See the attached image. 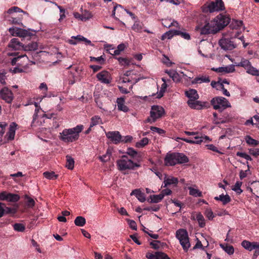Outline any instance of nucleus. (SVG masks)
<instances>
[{
    "mask_svg": "<svg viewBox=\"0 0 259 259\" xmlns=\"http://www.w3.org/2000/svg\"><path fill=\"white\" fill-rule=\"evenodd\" d=\"M236 155L239 157L244 158V159H246L247 160H252L251 157L248 154H247L245 153H243L241 152H238L236 153Z\"/></svg>",
    "mask_w": 259,
    "mask_h": 259,
    "instance_id": "59",
    "label": "nucleus"
},
{
    "mask_svg": "<svg viewBox=\"0 0 259 259\" xmlns=\"http://www.w3.org/2000/svg\"><path fill=\"white\" fill-rule=\"evenodd\" d=\"M22 19V16L18 17L17 18L12 17L11 19L9 20L13 24H20Z\"/></svg>",
    "mask_w": 259,
    "mask_h": 259,
    "instance_id": "62",
    "label": "nucleus"
},
{
    "mask_svg": "<svg viewBox=\"0 0 259 259\" xmlns=\"http://www.w3.org/2000/svg\"><path fill=\"white\" fill-rule=\"evenodd\" d=\"M6 72L4 70H2L0 72V82L3 84H6Z\"/></svg>",
    "mask_w": 259,
    "mask_h": 259,
    "instance_id": "60",
    "label": "nucleus"
},
{
    "mask_svg": "<svg viewBox=\"0 0 259 259\" xmlns=\"http://www.w3.org/2000/svg\"><path fill=\"white\" fill-rule=\"evenodd\" d=\"M150 130L153 132L157 133L159 135H162V134H164L165 133V131L163 130H162L161 128H158V127H155V126H151L150 127Z\"/></svg>",
    "mask_w": 259,
    "mask_h": 259,
    "instance_id": "61",
    "label": "nucleus"
},
{
    "mask_svg": "<svg viewBox=\"0 0 259 259\" xmlns=\"http://www.w3.org/2000/svg\"><path fill=\"white\" fill-rule=\"evenodd\" d=\"M165 73H166L175 82H179L183 77L186 76V75L183 72L181 73V74H182V75L181 76L176 70H166Z\"/></svg>",
    "mask_w": 259,
    "mask_h": 259,
    "instance_id": "19",
    "label": "nucleus"
},
{
    "mask_svg": "<svg viewBox=\"0 0 259 259\" xmlns=\"http://www.w3.org/2000/svg\"><path fill=\"white\" fill-rule=\"evenodd\" d=\"M222 248L228 254L232 255L234 252V249L233 246L227 244H221Z\"/></svg>",
    "mask_w": 259,
    "mask_h": 259,
    "instance_id": "35",
    "label": "nucleus"
},
{
    "mask_svg": "<svg viewBox=\"0 0 259 259\" xmlns=\"http://www.w3.org/2000/svg\"><path fill=\"white\" fill-rule=\"evenodd\" d=\"M178 178L174 177L172 176L167 177L166 176H165L163 181L164 185H162V187L165 188L170 185H174L176 186L178 184Z\"/></svg>",
    "mask_w": 259,
    "mask_h": 259,
    "instance_id": "24",
    "label": "nucleus"
},
{
    "mask_svg": "<svg viewBox=\"0 0 259 259\" xmlns=\"http://www.w3.org/2000/svg\"><path fill=\"white\" fill-rule=\"evenodd\" d=\"M174 33L177 34V35H181L183 38H184L185 39H190L191 37L188 33L182 32L180 30H175Z\"/></svg>",
    "mask_w": 259,
    "mask_h": 259,
    "instance_id": "47",
    "label": "nucleus"
},
{
    "mask_svg": "<svg viewBox=\"0 0 259 259\" xmlns=\"http://www.w3.org/2000/svg\"><path fill=\"white\" fill-rule=\"evenodd\" d=\"M16 212H17L16 208L7 207L5 205V214H15Z\"/></svg>",
    "mask_w": 259,
    "mask_h": 259,
    "instance_id": "57",
    "label": "nucleus"
},
{
    "mask_svg": "<svg viewBox=\"0 0 259 259\" xmlns=\"http://www.w3.org/2000/svg\"><path fill=\"white\" fill-rule=\"evenodd\" d=\"M25 227L24 225L20 223H16L14 225V229L18 232H23L25 230Z\"/></svg>",
    "mask_w": 259,
    "mask_h": 259,
    "instance_id": "52",
    "label": "nucleus"
},
{
    "mask_svg": "<svg viewBox=\"0 0 259 259\" xmlns=\"http://www.w3.org/2000/svg\"><path fill=\"white\" fill-rule=\"evenodd\" d=\"M249 152L251 155L255 157H256L257 156H259V148L250 149H249Z\"/></svg>",
    "mask_w": 259,
    "mask_h": 259,
    "instance_id": "64",
    "label": "nucleus"
},
{
    "mask_svg": "<svg viewBox=\"0 0 259 259\" xmlns=\"http://www.w3.org/2000/svg\"><path fill=\"white\" fill-rule=\"evenodd\" d=\"M17 126V124L15 122H12L10 124L9 130L5 137V138L7 139V141L14 140Z\"/></svg>",
    "mask_w": 259,
    "mask_h": 259,
    "instance_id": "21",
    "label": "nucleus"
},
{
    "mask_svg": "<svg viewBox=\"0 0 259 259\" xmlns=\"http://www.w3.org/2000/svg\"><path fill=\"white\" fill-rule=\"evenodd\" d=\"M39 89L42 91V93L44 94V97H46L47 96V92L48 90V87H47V85L46 83L45 82H42V83H41L39 87Z\"/></svg>",
    "mask_w": 259,
    "mask_h": 259,
    "instance_id": "56",
    "label": "nucleus"
},
{
    "mask_svg": "<svg viewBox=\"0 0 259 259\" xmlns=\"http://www.w3.org/2000/svg\"><path fill=\"white\" fill-rule=\"evenodd\" d=\"M24 198L26 206L29 208H32L35 203L34 199L27 195H25Z\"/></svg>",
    "mask_w": 259,
    "mask_h": 259,
    "instance_id": "40",
    "label": "nucleus"
},
{
    "mask_svg": "<svg viewBox=\"0 0 259 259\" xmlns=\"http://www.w3.org/2000/svg\"><path fill=\"white\" fill-rule=\"evenodd\" d=\"M162 62L168 67H170L173 64H174L170 61L169 59L167 56L164 55H163Z\"/></svg>",
    "mask_w": 259,
    "mask_h": 259,
    "instance_id": "58",
    "label": "nucleus"
},
{
    "mask_svg": "<svg viewBox=\"0 0 259 259\" xmlns=\"http://www.w3.org/2000/svg\"><path fill=\"white\" fill-rule=\"evenodd\" d=\"M86 223L84 218L81 216L77 217L74 220V224L76 226L78 227L83 226Z\"/></svg>",
    "mask_w": 259,
    "mask_h": 259,
    "instance_id": "36",
    "label": "nucleus"
},
{
    "mask_svg": "<svg viewBox=\"0 0 259 259\" xmlns=\"http://www.w3.org/2000/svg\"><path fill=\"white\" fill-rule=\"evenodd\" d=\"M7 126V124L5 122H0V142L2 141V137L5 133V130Z\"/></svg>",
    "mask_w": 259,
    "mask_h": 259,
    "instance_id": "54",
    "label": "nucleus"
},
{
    "mask_svg": "<svg viewBox=\"0 0 259 259\" xmlns=\"http://www.w3.org/2000/svg\"><path fill=\"white\" fill-rule=\"evenodd\" d=\"M211 104L215 110L223 111L227 108L231 107L229 101L222 97H217L211 99Z\"/></svg>",
    "mask_w": 259,
    "mask_h": 259,
    "instance_id": "6",
    "label": "nucleus"
},
{
    "mask_svg": "<svg viewBox=\"0 0 259 259\" xmlns=\"http://www.w3.org/2000/svg\"><path fill=\"white\" fill-rule=\"evenodd\" d=\"M14 12L17 13V12H22L24 14H26V13L24 11H23L22 10H21L20 8H19L18 7H13L11 8H10L7 11V13L9 14H11Z\"/></svg>",
    "mask_w": 259,
    "mask_h": 259,
    "instance_id": "49",
    "label": "nucleus"
},
{
    "mask_svg": "<svg viewBox=\"0 0 259 259\" xmlns=\"http://www.w3.org/2000/svg\"><path fill=\"white\" fill-rule=\"evenodd\" d=\"M229 27L233 30L232 32L238 31V30H241V29H244L243 22L240 20H233Z\"/></svg>",
    "mask_w": 259,
    "mask_h": 259,
    "instance_id": "26",
    "label": "nucleus"
},
{
    "mask_svg": "<svg viewBox=\"0 0 259 259\" xmlns=\"http://www.w3.org/2000/svg\"><path fill=\"white\" fill-rule=\"evenodd\" d=\"M164 114L165 111L162 106L158 105L152 106L150 111V116L147 118V121L151 123H153L158 119L162 117Z\"/></svg>",
    "mask_w": 259,
    "mask_h": 259,
    "instance_id": "5",
    "label": "nucleus"
},
{
    "mask_svg": "<svg viewBox=\"0 0 259 259\" xmlns=\"http://www.w3.org/2000/svg\"><path fill=\"white\" fill-rule=\"evenodd\" d=\"M118 168L120 171L126 170H133L136 167H139L140 164L134 162L126 156L123 155L117 161Z\"/></svg>",
    "mask_w": 259,
    "mask_h": 259,
    "instance_id": "2",
    "label": "nucleus"
},
{
    "mask_svg": "<svg viewBox=\"0 0 259 259\" xmlns=\"http://www.w3.org/2000/svg\"><path fill=\"white\" fill-rule=\"evenodd\" d=\"M195 219L197 221L200 227L203 228L205 226V221L204 218L200 212L197 213L196 214Z\"/></svg>",
    "mask_w": 259,
    "mask_h": 259,
    "instance_id": "34",
    "label": "nucleus"
},
{
    "mask_svg": "<svg viewBox=\"0 0 259 259\" xmlns=\"http://www.w3.org/2000/svg\"><path fill=\"white\" fill-rule=\"evenodd\" d=\"M225 6L222 0H215L214 2H207L204 4L201 10L203 13H213L224 10Z\"/></svg>",
    "mask_w": 259,
    "mask_h": 259,
    "instance_id": "3",
    "label": "nucleus"
},
{
    "mask_svg": "<svg viewBox=\"0 0 259 259\" xmlns=\"http://www.w3.org/2000/svg\"><path fill=\"white\" fill-rule=\"evenodd\" d=\"M148 259H170L168 255L162 252H156L154 254H149L146 255Z\"/></svg>",
    "mask_w": 259,
    "mask_h": 259,
    "instance_id": "25",
    "label": "nucleus"
},
{
    "mask_svg": "<svg viewBox=\"0 0 259 259\" xmlns=\"http://www.w3.org/2000/svg\"><path fill=\"white\" fill-rule=\"evenodd\" d=\"M187 104L191 108L196 110H201L203 108H207L209 106L208 102H201L197 100H188Z\"/></svg>",
    "mask_w": 259,
    "mask_h": 259,
    "instance_id": "11",
    "label": "nucleus"
},
{
    "mask_svg": "<svg viewBox=\"0 0 259 259\" xmlns=\"http://www.w3.org/2000/svg\"><path fill=\"white\" fill-rule=\"evenodd\" d=\"M149 143V139L147 138H144L136 144L137 147L141 148L147 145Z\"/></svg>",
    "mask_w": 259,
    "mask_h": 259,
    "instance_id": "48",
    "label": "nucleus"
},
{
    "mask_svg": "<svg viewBox=\"0 0 259 259\" xmlns=\"http://www.w3.org/2000/svg\"><path fill=\"white\" fill-rule=\"evenodd\" d=\"M117 109L118 110L124 112L129 111L128 107L125 104V98L124 97L118 98L116 100Z\"/></svg>",
    "mask_w": 259,
    "mask_h": 259,
    "instance_id": "23",
    "label": "nucleus"
},
{
    "mask_svg": "<svg viewBox=\"0 0 259 259\" xmlns=\"http://www.w3.org/2000/svg\"><path fill=\"white\" fill-rule=\"evenodd\" d=\"M151 199V202L152 203H158L161 201L162 199V195L160 193L158 195H153L150 196Z\"/></svg>",
    "mask_w": 259,
    "mask_h": 259,
    "instance_id": "44",
    "label": "nucleus"
},
{
    "mask_svg": "<svg viewBox=\"0 0 259 259\" xmlns=\"http://www.w3.org/2000/svg\"><path fill=\"white\" fill-rule=\"evenodd\" d=\"M210 82L209 77L208 76H199L195 77L192 81V84L202 83L203 82Z\"/></svg>",
    "mask_w": 259,
    "mask_h": 259,
    "instance_id": "28",
    "label": "nucleus"
},
{
    "mask_svg": "<svg viewBox=\"0 0 259 259\" xmlns=\"http://www.w3.org/2000/svg\"><path fill=\"white\" fill-rule=\"evenodd\" d=\"M177 163H185L188 162V158L184 154L176 153Z\"/></svg>",
    "mask_w": 259,
    "mask_h": 259,
    "instance_id": "29",
    "label": "nucleus"
},
{
    "mask_svg": "<svg viewBox=\"0 0 259 259\" xmlns=\"http://www.w3.org/2000/svg\"><path fill=\"white\" fill-rule=\"evenodd\" d=\"M97 78L102 83L108 84L111 82L110 73L106 71H102L97 74Z\"/></svg>",
    "mask_w": 259,
    "mask_h": 259,
    "instance_id": "18",
    "label": "nucleus"
},
{
    "mask_svg": "<svg viewBox=\"0 0 259 259\" xmlns=\"http://www.w3.org/2000/svg\"><path fill=\"white\" fill-rule=\"evenodd\" d=\"M20 198V197L18 194L10 193L9 195H8L7 201L10 202H16L19 201Z\"/></svg>",
    "mask_w": 259,
    "mask_h": 259,
    "instance_id": "39",
    "label": "nucleus"
},
{
    "mask_svg": "<svg viewBox=\"0 0 259 259\" xmlns=\"http://www.w3.org/2000/svg\"><path fill=\"white\" fill-rule=\"evenodd\" d=\"M66 167L69 169H72L74 167V161L70 156H66Z\"/></svg>",
    "mask_w": 259,
    "mask_h": 259,
    "instance_id": "38",
    "label": "nucleus"
},
{
    "mask_svg": "<svg viewBox=\"0 0 259 259\" xmlns=\"http://www.w3.org/2000/svg\"><path fill=\"white\" fill-rule=\"evenodd\" d=\"M241 245L243 248L249 251L255 249V253L259 252V251L257 250V249H259V242L255 241L250 242L244 240L241 242Z\"/></svg>",
    "mask_w": 259,
    "mask_h": 259,
    "instance_id": "15",
    "label": "nucleus"
},
{
    "mask_svg": "<svg viewBox=\"0 0 259 259\" xmlns=\"http://www.w3.org/2000/svg\"><path fill=\"white\" fill-rule=\"evenodd\" d=\"M83 21H86L92 17V15L90 12L88 10H84L82 14Z\"/></svg>",
    "mask_w": 259,
    "mask_h": 259,
    "instance_id": "53",
    "label": "nucleus"
},
{
    "mask_svg": "<svg viewBox=\"0 0 259 259\" xmlns=\"http://www.w3.org/2000/svg\"><path fill=\"white\" fill-rule=\"evenodd\" d=\"M0 97L9 104L11 103L14 99L13 93L7 87H5L1 90Z\"/></svg>",
    "mask_w": 259,
    "mask_h": 259,
    "instance_id": "12",
    "label": "nucleus"
},
{
    "mask_svg": "<svg viewBox=\"0 0 259 259\" xmlns=\"http://www.w3.org/2000/svg\"><path fill=\"white\" fill-rule=\"evenodd\" d=\"M185 96L189 98V100H197L199 98V95L195 89H189L185 92Z\"/></svg>",
    "mask_w": 259,
    "mask_h": 259,
    "instance_id": "27",
    "label": "nucleus"
},
{
    "mask_svg": "<svg viewBox=\"0 0 259 259\" xmlns=\"http://www.w3.org/2000/svg\"><path fill=\"white\" fill-rule=\"evenodd\" d=\"M214 20L217 27H218L220 31L229 23L230 18L227 15L219 14L214 19Z\"/></svg>",
    "mask_w": 259,
    "mask_h": 259,
    "instance_id": "9",
    "label": "nucleus"
},
{
    "mask_svg": "<svg viewBox=\"0 0 259 259\" xmlns=\"http://www.w3.org/2000/svg\"><path fill=\"white\" fill-rule=\"evenodd\" d=\"M214 199L216 200H220L222 201L224 205L227 204V203H229L231 201V198L228 194H221L219 196L215 197Z\"/></svg>",
    "mask_w": 259,
    "mask_h": 259,
    "instance_id": "31",
    "label": "nucleus"
},
{
    "mask_svg": "<svg viewBox=\"0 0 259 259\" xmlns=\"http://www.w3.org/2000/svg\"><path fill=\"white\" fill-rule=\"evenodd\" d=\"M236 66L243 67L246 70V72L251 75L255 72H257V69L252 66L250 62L246 59H242L240 62L236 64Z\"/></svg>",
    "mask_w": 259,
    "mask_h": 259,
    "instance_id": "10",
    "label": "nucleus"
},
{
    "mask_svg": "<svg viewBox=\"0 0 259 259\" xmlns=\"http://www.w3.org/2000/svg\"><path fill=\"white\" fill-rule=\"evenodd\" d=\"M176 236L184 250L187 251L191 246L187 231L185 229H179L176 231Z\"/></svg>",
    "mask_w": 259,
    "mask_h": 259,
    "instance_id": "4",
    "label": "nucleus"
},
{
    "mask_svg": "<svg viewBox=\"0 0 259 259\" xmlns=\"http://www.w3.org/2000/svg\"><path fill=\"white\" fill-rule=\"evenodd\" d=\"M188 190H189V194L194 197H202V192L197 189H195L192 187H189Z\"/></svg>",
    "mask_w": 259,
    "mask_h": 259,
    "instance_id": "32",
    "label": "nucleus"
},
{
    "mask_svg": "<svg viewBox=\"0 0 259 259\" xmlns=\"http://www.w3.org/2000/svg\"><path fill=\"white\" fill-rule=\"evenodd\" d=\"M38 48V45L36 42H31L24 46L23 50L25 51H31L36 50Z\"/></svg>",
    "mask_w": 259,
    "mask_h": 259,
    "instance_id": "33",
    "label": "nucleus"
},
{
    "mask_svg": "<svg viewBox=\"0 0 259 259\" xmlns=\"http://www.w3.org/2000/svg\"><path fill=\"white\" fill-rule=\"evenodd\" d=\"M204 214L209 220H212L215 217V215L212 210L209 208L206 209Z\"/></svg>",
    "mask_w": 259,
    "mask_h": 259,
    "instance_id": "46",
    "label": "nucleus"
},
{
    "mask_svg": "<svg viewBox=\"0 0 259 259\" xmlns=\"http://www.w3.org/2000/svg\"><path fill=\"white\" fill-rule=\"evenodd\" d=\"M43 175L46 178L49 180H56L58 177L54 171H46L44 172Z\"/></svg>",
    "mask_w": 259,
    "mask_h": 259,
    "instance_id": "41",
    "label": "nucleus"
},
{
    "mask_svg": "<svg viewBox=\"0 0 259 259\" xmlns=\"http://www.w3.org/2000/svg\"><path fill=\"white\" fill-rule=\"evenodd\" d=\"M132 29L136 32H141L142 29V24L138 21H136L132 26Z\"/></svg>",
    "mask_w": 259,
    "mask_h": 259,
    "instance_id": "51",
    "label": "nucleus"
},
{
    "mask_svg": "<svg viewBox=\"0 0 259 259\" xmlns=\"http://www.w3.org/2000/svg\"><path fill=\"white\" fill-rule=\"evenodd\" d=\"M240 32L239 31H236L234 32H232L230 35L231 38L232 39L233 38H238L239 39H240L242 42L244 40V36L243 35L239 36Z\"/></svg>",
    "mask_w": 259,
    "mask_h": 259,
    "instance_id": "50",
    "label": "nucleus"
},
{
    "mask_svg": "<svg viewBox=\"0 0 259 259\" xmlns=\"http://www.w3.org/2000/svg\"><path fill=\"white\" fill-rule=\"evenodd\" d=\"M181 140L190 144H199L203 142L209 141V138L208 136H199V134L195 135L194 140L187 138H181Z\"/></svg>",
    "mask_w": 259,
    "mask_h": 259,
    "instance_id": "14",
    "label": "nucleus"
},
{
    "mask_svg": "<svg viewBox=\"0 0 259 259\" xmlns=\"http://www.w3.org/2000/svg\"><path fill=\"white\" fill-rule=\"evenodd\" d=\"M219 45L224 50H232L236 47L234 42L230 39L223 38L220 40Z\"/></svg>",
    "mask_w": 259,
    "mask_h": 259,
    "instance_id": "13",
    "label": "nucleus"
},
{
    "mask_svg": "<svg viewBox=\"0 0 259 259\" xmlns=\"http://www.w3.org/2000/svg\"><path fill=\"white\" fill-rule=\"evenodd\" d=\"M106 137L115 144H117L121 141V136L118 131L109 132L106 134Z\"/></svg>",
    "mask_w": 259,
    "mask_h": 259,
    "instance_id": "16",
    "label": "nucleus"
},
{
    "mask_svg": "<svg viewBox=\"0 0 259 259\" xmlns=\"http://www.w3.org/2000/svg\"><path fill=\"white\" fill-rule=\"evenodd\" d=\"M246 143L250 145L256 146L258 144L259 142L256 140L252 139L249 136H247L245 138Z\"/></svg>",
    "mask_w": 259,
    "mask_h": 259,
    "instance_id": "45",
    "label": "nucleus"
},
{
    "mask_svg": "<svg viewBox=\"0 0 259 259\" xmlns=\"http://www.w3.org/2000/svg\"><path fill=\"white\" fill-rule=\"evenodd\" d=\"M211 70L218 73H230L235 72V68L234 65L231 64L218 68H212Z\"/></svg>",
    "mask_w": 259,
    "mask_h": 259,
    "instance_id": "17",
    "label": "nucleus"
},
{
    "mask_svg": "<svg viewBox=\"0 0 259 259\" xmlns=\"http://www.w3.org/2000/svg\"><path fill=\"white\" fill-rule=\"evenodd\" d=\"M112 154L111 150L110 149H107L105 154L99 157L100 160L103 162H106L110 159V157Z\"/></svg>",
    "mask_w": 259,
    "mask_h": 259,
    "instance_id": "37",
    "label": "nucleus"
},
{
    "mask_svg": "<svg viewBox=\"0 0 259 259\" xmlns=\"http://www.w3.org/2000/svg\"><path fill=\"white\" fill-rule=\"evenodd\" d=\"M13 50H20L24 49V46L18 40V38L12 39L8 45Z\"/></svg>",
    "mask_w": 259,
    "mask_h": 259,
    "instance_id": "22",
    "label": "nucleus"
},
{
    "mask_svg": "<svg viewBox=\"0 0 259 259\" xmlns=\"http://www.w3.org/2000/svg\"><path fill=\"white\" fill-rule=\"evenodd\" d=\"M164 163L167 166H172L177 164L176 153H167L164 158Z\"/></svg>",
    "mask_w": 259,
    "mask_h": 259,
    "instance_id": "20",
    "label": "nucleus"
},
{
    "mask_svg": "<svg viewBox=\"0 0 259 259\" xmlns=\"http://www.w3.org/2000/svg\"><path fill=\"white\" fill-rule=\"evenodd\" d=\"M72 38L76 39L77 41H84L89 45L91 44V41L90 40L87 39L86 38L80 35H77L76 36H72Z\"/></svg>",
    "mask_w": 259,
    "mask_h": 259,
    "instance_id": "55",
    "label": "nucleus"
},
{
    "mask_svg": "<svg viewBox=\"0 0 259 259\" xmlns=\"http://www.w3.org/2000/svg\"><path fill=\"white\" fill-rule=\"evenodd\" d=\"M83 128L82 125H77L74 127L65 128L60 133V139L65 143H72L77 141L79 137V134Z\"/></svg>",
    "mask_w": 259,
    "mask_h": 259,
    "instance_id": "1",
    "label": "nucleus"
},
{
    "mask_svg": "<svg viewBox=\"0 0 259 259\" xmlns=\"http://www.w3.org/2000/svg\"><path fill=\"white\" fill-rule=\"evenodd\" d=\"M29 59L25 55L18 56L14 58L11 61L12 65H17L22 68L26 69L28 67Z\"/></svg>",
    "mask_w": 259,
    "mask_h": 259,
    "instance_id": "7",
    "label": "nucleus"
},
{
    "mask_svg": "<svg viewBox=\"0 0 259 259\" xmlns=\"http://www.w3.org/2000/svg\"><path fill=\"white\" fill-rule=\"evenodd\" d=\"M102 123V119L99 116H94L91 118V127H93Z\"/></svg>",
    "mask_w": 259,
    "mask_h": 259,
    "instance_id": "42",
    "label": "nucleus"
},
{
    "mask_svg": "<svg viewBox=\"0 0 259 259\" xmlns=\"http://www.w3.org/2000/svg\"><path fill=\"white\" fill-rule=\"evenodd\" d=\"M242 182L237 181L234 187L232 188V190L236 192L237 194H241L242 192V190L241 189V186H242Z\"/></svg>",
    "mask_w": 259,
    "mask_h": 259,
    "instance_id": "43",
    "label": "nucleus"
},
{
    "mask_svg": "<svg viewBox=\"0 0 259 259\" xmlns=\"http://www.w3.org/2000/svg\"><path fill=\"white\" fill-rule=\"evenodd\" d=\"M10 193H8L6 191H3L0 193V200L2 201H7L8 195H9Z\"/></svg>",
    "mask_w": 259,
    "mask_h": 259,
    "instance_id": "63",
    "label": "nucleus"
},
{
    "mask_svg": "<svg viewBox=\"0 0 259 259\" xmlns=\"http://www.w3.org/2000/svg\"><path fill=\"white\" fill-rule=\"evenodd\" d=\"M131 195H135L137 199L141 202L145 201V194L139 189H135L132 191Z\"/></svg>",
    "mask_w": 259,
    "mask_h": 259,
    "instance_id": "30",
    "label": "nucleus"
},
{
    "mask_svg": "<svg viewBox=\"0 0 259 259\" xmlns=\"http://www.w3.org/2000/svg\"><path fill=\"white\" fill-rule=\"evenodd\" d=\"M214 20L206 23L203 27L201 28L200 33L201 34H208L210 33H215L219 31L218 27H217Z\"/></svg>",
    "mask_w": 259,
    "mask_h": 259,
    "instance_id": "8",
    "label": "nucleus"
}]
</instances>
